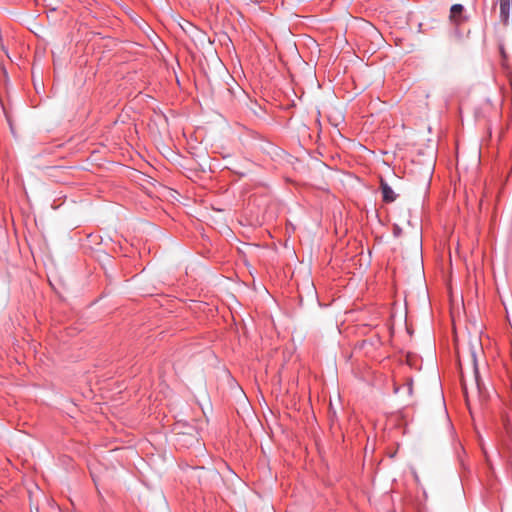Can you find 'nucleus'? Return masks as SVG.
Here are the masks:
<instances>
[{"mask_svg": "<svg viewBox=\"0 0 512 512\" xmlns=\"http://www.w3.org/2000/svg\"><path fill=\"white\" fill-rule=\"evenodd\" d=\"M2 113L4 114V116H5V118H6L7 122H8V124H9V126H10V129H11L12 134H14V127H13V125H12L11 118H10V116L7 114V112L5 111V109H4V105H3V104H2Z\"/></svg>", "mask_w": 512, "mask_h": 512, "instance_id": "7", "label": "nucleus"}, {"mask_svg": "<svg viewBox=\"0 0 512 512\" xmlns=\"http://www.w3.org/2000/svg\"><path fill=\"white\" fill-rule=\"evenodd\" d=\"M464 10V7L462 4H454L451 7V13L453 15L460 14Z\"/></svg>", "mask_w": 512, "mask_h": 512, "instance_id": "6", "label": "nucleus"}, {"mask_svg": "<svg viewBox=\"0 0 512 512\" xmlns=\"http://www.w3.org/2000/svg\"><path fill=\"white\" fill-rule=\"evenodd\" d=\"M380 190L382 193V199L385 203H392L396 200V193L384 179L380 180Z\"/></svg>", "mask_w": 512, "mask_h": 512, "instance_id": "2", "label": "nucleus"}, {"mask_svg": "<svg viewBox=\"0 0 512 512\" xmlns=\"http://www.w3.org/2000/svg\"><path fill=\"white\" fill-rule=\"evenodd\" d=\"M173 432L177 436L176 441L180 443L183 441L185 445L192 446L198 443L199 432L197 428L186 421H177L174 424Z\"/></svg>", "mask_w": 512, "mask_h": 512, "instance_id": "1", "label": "nucleus"}, {"mask_svg": "<svg viewBox=\"0 0 512 512\" xmlns=\"http://www.w3.org/2000/svg\"><path fill=\"white\" fill-rule=\"evenodd\" d=\"M1 73H2V84H3L5 81H8V73L3 67H2Z\"/></svg>", "mask_w": 512, "mask_h": 512, "instance_id": "9", "label": "nucleus"}, {"mask_svg": "<svg viewBox=\"0 0 512 512\" xmlns=\"http://www.w3.org/2000/svg\"><path fill=\"white\" fill-rule=\"evenodd\" d=\"M500 7V18L504 23H507L512 9V0H498Z\"/></svg>", "mask_w": 512, "mask_h": 512, "instance_id": "4", "label": "nucleus"}, {"mask_svg": "<svg viewBox=\"0 0 512 512\" xmlns=\"http://www.w3.org/2000/svg\"><path fill=\"white\" fill-rule=\"evenodd\" d=\"M189 26H191L192 29H195V26L192 25V23H189Z\"/></svg>", "mask_w": 512, "mask_h": 512, "instance_id": "12", "label": "nucleus"}, {"mask_svg": "<svg viewBox=\"0 0 512 512\" xmlns=\"http://www.w3.org/2000/svg\"><path fill=\"white\" fill-rule=\"evenodd\" d=\"M1 49H2V52H4L7 55V57L10 58L8 52L5 50L3 45L1 46Z\"/></svg>", "mask_w": 512, "mask_h": 512, "instance_id": "10", "label": "nucleus"}, {"mask_svg": "<svg viewBox=\"0 0 512 512\" xmlns=\"http://www.w3.org/2000/svg\"><path fill=\"white\" fill-rule=\"evenodd\" d=\"M501 423H502V438L503 441H507L512 433V424L507 412H503L501 415Z\"/></svg>", "mask_w": 512, "mask_h": 512, "instance_id": "3", "label": "nucleus"}, {"mask_svg": "<svg viewBox=\"0 0 512 512\" xmlns=\"http://www.w3.org/2000/svg\"><path fill=\"white\" fill-rule=\"evenodd\" d=\"M189 26H191L192 29H195V26L192 25V23H189Z\"/></svg>", "mask_w": 512, "mask_h": 512, "instance_id": "13", "label": "nucleus"}, {"mask_svg": "<svg viewBox=\"0 0 512 512\" xmlns=\"http://www.w3.org/2000/svg\"><path fill=\"white\" fill-rule=\"evenodd\" d=\"M471 356H472V361H473L475 378H476V380H478L479 372H478V366H477L476 352L474 350L471 352Z\"/></svg>", "mask_w": 512, "mask_h": 512, "instance_id": "5", "label": "nucleus"}, {"mask_svg": "<svg viewBox=\"0 0 512 512\" xmlns=\"http://www.w3.org/2000/svg\"><path fill=\"white\" fill-rule=\"evenodd\" d=\"M402 234V229L399 225L394 224L393 225V235L394 237H400Z\"/></svg>", "mask_w": 512, "mask_h": 512, "instance_id": "8", "label": "nucleus"}, {"mask_svg": "<svg viewBox=\"0 0 512 512\" xmlns=\"http://www.w3.org/2000/svg\"><path fill=\"white\" fill-rule=\"evenodd\" d=\"M189 26H191L192 29H195V26L192 25V23H189Z\"/></svg>", "mask_w": 512, "mask_h": 512, "instance_id": "11", "label": "nucleus"}]
</instances>
